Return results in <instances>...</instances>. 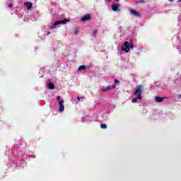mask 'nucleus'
Instances as JSON below:
<instances>
[{"instance_id":"bb28decb","label":"nucleus","mask_w":181,"mask_h":181,"mask_svg":"<svg viewBox=\"0 0 181 181\" xmlns=\"http://www.w3.org/2000/svg\"><path fill=\"white\" fill-rule=\"evenodd\" d=\"M47 35H50V32L47 33Z\"/></svg>"},{"instance_id":"9d476101","label":"nucleus","mask_w":181,"mask_h":181,"mask_svg":"<svg viewBox=\"0 0 181 181\" xmlns=\"http://www.w3.org/2000/svg\"><path fill=\"white\" fill-rule=\"evenodd\" d=\"M164 98H165L157 96V97H156L155 101H156V103H162V101H163Z\"/></svg>"},{"instance_id":"aec40b11","label":"nucleus","mask_w":181,"mask_h":181,"mask_svg":"<svg viewBox=\"0 0 181 181\" xmlns=\"http://www.w3.org/2000/svg\"><path fill=\"white\" fill-rule=\"evenodd\" d=\"M12 6H13V4H8V8H12Z\"/></svg>"},{"instance_id":"b1692460","label":"nucleus","mask_w":181,"mask_h":181,"mask_svg":"<svg viewBox=\"0 0 181 181\" xmlns=\"http://www.w3.org/2000/svg\"><path fill=\"white\" fill-rule=\"evenodd\" d=\"M170 2H173V0H168Z\"/></svg>"},{"instance_id":"20e7f679","label":"nucleus","mask_w":181,"mask_h":181,"mask_svg":"<svg viewBox=\"0 0 181 181\" xmlns=\"http://www.w3.org/2000/svg\"><path fill=\"white\" fill-rule=\"evenodd\" d=\"M24 6L28 10L30 11L32 9V7L33 6V4H32L31 2H25L24 3Z\"/></svg>"},{"instance_id":"4be33fe9","label":"nucleus","mask_w":181,"mask_h":181,"mask_svg":"<svg viewBox=\"0 0 181 181\" xmlns=\"http://www.w3.org/2000/svg\"><path fill=\"white\" fill-rule=\"evenodd\" d=\"M112 88H115V85H113Z\"/></svg>"},{"instance_id":"c85d7f7f","label":"nucleus","mask_w":181,"mask_h":181,"mask_svg":"<svg viewBox=\"0 0 181 181\" xmlns=\"http://www.w3.org/2000/svg\"><path fill=\"white\" fill-rule=\"evenodd\" d=\"M116 1H119V0H115Z\"/></svg>"},{"instance_id":"f257e3e1","label":"nucleus","mask_w":181,"mask_h":181,"mask_svg":"<svg viewBox=\"0 0 181 181\" xmlns=\"http://www.w3.org/2000/svg\"><path fill=\"white\" fill-rule=\"evenodd\" d=\"M136 98H133L132 102L134 103H138V100H142V86H137L134 91Z\"/></svg>"},{"instance_id":"5701e85b","label":"nucleus","mask_w":181,"mask_h":181,"mask_svg":"<svg viewBox=\"0 0 181 181\" xmlns=\"http://www.w3.org/2000/svg\"><path fill=\"white\" fill-rule=\"evenodd\" d=\"M81 98L84 99L86 98L84 96L81 97Z\"/></svg>"},{"instance_id":"cd10ccee","label":"nucleus","mask_w":181,"mask_h":181,"mask_svg":"<svg viewBox=\"0 0 181 181\" xmlns=\"http://www.w3.org/2000/svg\"><path fill=\"white\" fill-rule=\"evenodd\" d=\"M177 2H181V0H178Z\"/></svg>"},{"instance_id":"f8f14e48","label":"nucleus","mask_w":181,"mask_h":181,"mask_svg":"<svg viewBox=\"0 0 181 181\" xmlns=\"http://www.w3.org/2000/svg\"><path fill=\"white\" fill-rule=\"evenodd\" d=\"M86 67L85 65H82V66H80L78 68V71H81V70H86Z\"/></svg>"},{"instance_id":"f03ea898","label":"nucleus","mask_w":181,"mask_h":181,"mask_svg":"<svg viewBox=\"0 0 181 181\" xmlns=\"http://www.w3.org/2000/svg\"><path fill=\"white\" fill-rule=\"evenodd\" d=\"M129 49H134V44L132 42L129 43V42H124L123 46L122 47V50L124 53H129Z\"/></svg>"},{"instance_id":"a878e982","label":"nucleus","mask_w":181,"mask_h":181,"mask_svg":"<svg viewBox=\"0 0 181 181\" xmlns=\"http://www.w3.org/2000/svg\"><path fill=\"white\" fill-rule=\"evenodd\" d=\"M107 2H111V0H107Z\"/></svg>"},{"instance_id":"ddd939ff","label":"nucleus","mask_w":181,"mask_h":181,"mask_svg":"<svg viewBox=\"0 0 181 181\" xmlns=\"http://www.w3.org/2000/svg\"><path fill=\"white\" fill-rule=\"evenodd\" d=\"M108 90H111V86H107V87H106V88L103 89V92L105 93V92L108 91Z\"/></svg>"},{"instance_id":"0eeeda50","label":"nucleus","mask_w":181,"mask_h":181,"mask_svg":"<svg viewBox=\"0 0 181 181\" xmlns=\"http://www.w3.org/2000/svg\"><path fill=\"white\" fill-rule=\"evenodd\" d=\"M112 9L115 12H117H117H119L121 11L120 9H118V5H117V4H113L112 6Z\"/></svg>"},{"instance_id":"f3484780","label":"nucleus","mask_w":181,"mask_h":181,"mask_svg":"<svg viewBox=\"0 0 181 181\" xmlns=\"http://www.w3.org/2000/svg\"><path fill=\"white\" fill-rule=\"evenodd\" d=\"M60 98H62V97H61L60 95H58V96L57 97V101H62V100H60Z\"/></svg>"},{"instance_id":"a211bd4d","label":"nucleus","mask_w":181,"mask_h":181,"mask_svg":"<svg viewBox=\"0 0 181 181\" xmlns=\"http://www.w3.org/2000/svg\"><path fill=\"white\" fill-rule=\"evenodd\" d=\"M118 83H119V81L115 79V84H118Z\"/></svg>"},{"instance_id":"423d86ee","label":"nucleus","mask_w":181,"mask_h":181,"mask_svg":"<svg viewBox=\"0 0 181 181\" xmlns=\"http://www.w3.org/2000/svg\"><path fill=\"white\" fill-rule=\"evenodd\" d=\"M131 15H133L134 16L141 17V13H138V11L135 10H131L130 11Z\"/></svg>"},{"instance_id":"1a4fd4ad","label":"nucleus","mask_w":181,"mask_h":181,"mask_svg":"<svg viewBox=\"0 0 181 181\" xmlns=\"http://www.w3.org/2000/svg\"><path fill=\"white\" fill-rule=\"evenodd\" d=\"M57 25H60L59 21H55L54 24L49 27V29H56V26H57Z\"/></svg>"},{"instance_id":"6ab92c4d","label":"nucleus","mask_w":181,"mask_h":181,"mask_svg":"<svg viewBox=\"0 0 181 181\" xmlns=\"http://www.w3.org/2000/svg\"><path fill=\"white\" fill-rule=\"evenodd\" d=\"M78 33V29L76 28L75 35H77Z\"/></svg>"},{"instance_id":"7ed1b4c3","label":"nucleus","mask_w":181,"mask_h":181,"mask_svg":"<svg viewBox=\"0 0 181 181\" xmlns=\"http://www.w3.org/2000/svg\"><path fill=\"white\" fill-rule=\"evenodd\" d=\"M59 112H63V111H64V100H59Z\"/></svg>"},{"instance_id":"412c9836","label":"nucleus","mask_w":181,"mask_h":181,"mask_svg":"<svg viewBox=\"0 0 181 181\" xmlns=\"http://www.w3.org/2000/svg\"><path fill=\"white\" fill-rule=\"evenodd\" d=\"M76 98H77V100H78V101H80V100H81V98L80 96H77Z\"/></svg>"},{"instance_id":"9b49d317","label":"nucleus","mask_w":181,"mask_h":181,"mask_svg":"<svg viewBox=\"0 0 181 181\" xmlns=\"http://www.w3.org/2000/svg\"><path fill=\"white\" fill-rule=\"evenodd\" d=\"M48 87H49V90H54V84H53L52 83H49L48 84Z\"/></svg>"},{"instance_id":"2eb2a0df","label":"nucleus","mask_w":181,"mask_h":181,"mask_svg":"<svg viewBox=\"0 0 181 181\" xmlns=\"http://www.w3.org/2000/svg\"><path fill=\"white\" fill-rule=\"evenodd\" d=\"M100 128H102V129H105L107 128V124H100Z\"/></svg>"},{"instance_id":"4468645a","label":"nucleus","mask_w":181,"mask_h":181,"mask_svg":"<svg viewBox=\"0 0 181 181\" xmlns=\"http://www.w3.org/2000/svg\"><path fill=\"white\" fill-rule=\"evenodd\" d=\"M135 4H145V0H139L135 1Z\"/></svg>"},{"instance_id":"39448f33","label":"nucleus","mask_w":181,"mask_h":181,"mask_svg":"<svg viewBox=\"0 0 181 181\" xmlns=\"http://www.w3.org/2000/svg\"><path fill=\"white\" fill-rule=\"evenodd\" d=\"M91 19V16L90 14L83 16L81 19L82 22H86V21H90Z\"/></svg>"},{"instance_id":"393cba45","label":"nucleus","mask_w":181,"mask_h":181,"mask_svg":"<svg viewBox=\"0 0 181 181\" xmlns=\"http://www.w3.org/2000/svg\"><path fill=\"white\" fill-rule=\"evenodd\" d=\"M178 98H181V95H179Z\"/></svg>"},{"instance_id":"dca6fc26","label":"nucleus","mask_w":181,"mask_h":181,"mask_svg":"<svg viewBox=\"0 0 181 181\" xmlns=\"http://www.w3.org/2000/svg\"><path fill=\"white\" fill-rule=\"evenodd\" d=\"M95 35H97V30L93 31V37H95Z\"/></svg>"},{"instance_id":"6e6552de","label":"nucleus","mask_w":181,"mask_h":181,"mask_svg":"<svg viewBox=\"0 0 181 181\" xmlns=\"http://www.w3.org/2000/svg\"><path fill=\"white\" fill-rule=\"evenodd\" d=\"M58 22H59V25H66V23H67V22H70V19H64L62 21H58Z\"/></svg>"}]
</instances>
